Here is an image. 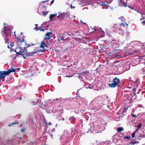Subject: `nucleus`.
<instances>
[{
    "label": "nucleus",
    "mask_w": 145,
    "mask_h": 145,
    "mask_svg": "<svg viewBox=\"0 0 145 145\" xmlns=\"http://www.w3.org/2000/svg\"><path fill=\"white\" fill-rule=\"evenodd\" d=\"M42 8L43 10H46L47 9V7L45 5L43 6Z\"/></svg>",
    "instance_id": "e433bc0d"
},
{
    "label": "nucleus",
    "mask_w": 145,
    "mask_h": 145,
    "mask_svg": "<svg viewBox=\"0 0 145 145\" xmlns=\"http://www.w3.org/2000/svg\"><path fill=\"white\" fill-rule=\"evenodd\" d=\"M63 35H62V34L58 33V34L57 35V37L58 38L57 40L60 41L61 40H63L64 39L65 36H63Z\"/></svg>",
    "instance_id": "6e6552de"
},
{
    "label": "nucleus",
    "mask_w": 145,
    "mask_h": 145,
    "mask_svg": "<svg viewBox=\"0 0 145 145\" xmlns=\"http://www.w3.org/2000/svg\"><path fill=\"white\" fill-rule=\"evenodd\" d=\"M142 23H143V24H145V20H144L142 21Z\"/></svg>",
    "instance_id": "774afa93"
},
{
    "label": "nucleus",
    "mask_w": 145,
    "mask_h": 145,
    "mask_svg": "<svg viewBox=\"0 0 145 145\" xmlns=\"http://www.w3.org/2000/svg\"><path fill=\"white\" fill-rule=\"evenodd\" d=\"M75 33H74L75 34V36H81V35L80 33V32L78 31H75Z\"/></svg>",
    "instance_id": "5701e85b"
},
{
    "label": "nucleus",
    "mask_w": 145,
    "mask_h": 145,
    "mask_svg": "<svg viewBox=\"0 0 145 145\" xmlns=\"http://www.w3.org/2000/svg\"><path fill=\"white\" fill-rule=\"evenodd\" d=\"M69 120L70 121H71L72 123V121H73L74 122L75 121L76 119L73 116L70 117L69 118Z\"/></svg>",
    "instance_id": "b1692460"
},
{
    "label": "nucleus",
    "mask_w": 145,
    "mask_h": 145,
    "mask_svg": "<svg viewBox=\"0 0 145 145\" xmlns=\"http://www.w3.org/2000/svg\"><path fill=\"white\" fill-rule=\"evenodd\" d=\"M105 143L106 144L107 143L108 144H110L111 143H112V142L111 141H105Z\"/></svg>",
    "instance_id": "c9c22d12"
},
{
    "label": "nucleus",
    "mask_w": 145,
    "mask_h": 145,
    "mask_svg": "<svg viewBox=\"0 0 145 145\" xmlns=\"http://www.w3.org/2000/svg\"><path fill=\"white\" fill-rule=\"evenodd\" d=\"M120 1L119 5L121 6H124V7H126L128 6L127 3H125L121 0H118Z\"/></svg>",
    "instance_id": "f8f14e48"
},
{
    "label": "nucleus",
    "mask_w": 145,
    "mask_h": 145,
    "mask_svg": "<svg viewBox=\"0 0 145 145\" xmlns=\"http://www.w3.org/2000/svg\"><path fill=\"white\" fill-rule=\"evenodd\" d=\"M91 127L90 128L91 131H92V130L93 131H96L98 129V127H96L95 126H94V125L93 124H92V125H91Z\"/></svg>",
    "instance_id": "4468645a"
},
{
    "label": "nucleus",
    "mask_w": 145,
    "mask_h": 145,
    "mask_svg": "<svg viewBox=\"0 0 145 145\" xmlns=\"http://www.w3.org/2000/svg\"><path fill=\"white\" fill-rule=\"evenodd\" d=\"M17 38L20 40V42H22L20 38L19 37H17Z\"/></svg>",
    "instance_id": "338daca9"
},
{
    "label": "nucleus",
    "mask_w": 145,
    "mask_h": 145,
    "mask_svg": "<svg viewBox=\"0 0 145 145\" xmlns=\"http://www.w3.org/2000/svg\"><path fill=\"white\" fill-rule=\"evenodd\" d=\"M118 85L117 84L115 83H112L111 84H108V86L110 88H114L117 86Z\"/></svg>",
    "instance_id": "6ab92c4d"
},
{
    "label": "nucleus",
    "mask_w": 145,
    "mask_h": 145,
    "mask_svg": "<svg viewBox=\"0 0 145 145\" xmlns=\"http://www.w3.org/2000/svg\"><path fill=\"white\" fill-rule=\"evenodd\" d=\"M52 34V32H48L46 34V36L47 37L46 39H48V40L50 39L51 37V35Z\"/></svg>",
    "instance_id": "f3484780"
},
{
    "label": "nucleus",
    "mask_w": 145,
    "mask_h": 145,
    "mask_svg": "<svg viewBox=\"0 0 145 145\" xmlns=\"http://www.w3.org/2000/svg\"><path fill=\"white\" fill-rule=\"evenodd\" d=\"M112 82H113V83H116L118 85V78L117 77H116L113 80Z\"/></svg>",
    "instance_id": "393cba45"
},
{
    "label": "nucleus",
    "mask_w": 145,
    "mask_h": 145,
    "mask_svg": "<svg viewBox=\"0 0 145 145\" xmlns=\"http://www.w3.org/2000/svg\"><path fill=\"white\" fill-rule=\"evenodd\" d=\"M8 75L7 71H0V75L2 78H4L5 76Z\"/></svg>",
    "instance_id": "0eeeda50"
},
{
    "label": "nucleus",
    "mask_w": 145,
    "mask_h": 145,
    "mask_svg": "<svg viewBox=\"0 0 145 145\" xmlns=\"http://www.w3.org/2000/svg\"><path fill=\"white\" fill-rule=\"evenodd\" d=\"M125 63L123 61H118V74L123 73L126 71L124 67Z\"/></svg>",
    "instance_id": "20e7f679"
},
{
    "label": "nucleus",
    "mask_w": 145,
    "mask_h": 145,
    "mask_svg": "<svg viewBox=\"0 0 145 145\" xmlns=\"http://www.w3.org/2000/svg\"><path fill=\"white\" fill-rule=\"evenodd\" d=\"M62 102L60 99L57 98L51 101V103L55 104L52 110L48 108L46 109L47 112L48 113H56L57 115H60L63 113V111L61 107V104Z\"/></svg>",
    "instance_id": "f257e3e1"
},
{
    "label": "nucleus",
    "mask_w": 145,
    "mask_h": 145,
    "mask_svg": "<svg viewBox=\"0 0 145 145\" xmlns=\"http://www.w3.org/2000/svg\"><path fill=\"white\" fill-rule=\"evenodd\" d=\"M108 2H107L105 1L103 3H101L100 4V5H105L106 6L108 5Z\"/></svg>",
    "instance_id": "bb28decb"
},
{
    "label": "nucleus",
    "mask_w": 145,
    "mask_h": 145,
    "mask_svg": "<svg viewBox=\"0 0 145 145\" xmlns=\"http://www.w3.org/2000/svg\"><path fill=\"white\" fill-rule=\"evenodd\" d=\"M49 1V0H45L44 1H43L41 2L42 3H45L46 2H47Z\"/></svg>",
    "instance_id": "ea45409f"
},
{
    "label": "nucleus",
    "mask_w": 145,
    "mask_h": 145,
    "mask_svg": "<svg viewBox=\"0 0 145 145\" xmlns=\"http://www.w3.org/2000/svg\"><path fill=\"white\" fill-rule=\"evenodd\" d=\"M10 46L11 47H12L14 46V44L12 42L11 43V44H10Z\"/></svg>",
    "instance_id": "603ef678"
},
{
    "label": "nucleus",
    "mask_w": 145,
    "mask_h": 145,
    "mask_svg": "<svg viewBox=\"0 0 145 145\" xmlns=\"http://www.w3.org/2000/svg\"><path fill=\"white\" fill-rule=\"evenodd\" d=\"M135 134L134 133H133L131 134V137L132 138H134L135 137Z\"/></svg>",
    "instance_id": "a19ab883"
},
{
    "label": "nucleus",
    "mask_w": 145,
    "mask_h": 145,
    "mask_svg": "<svg viewBox=\"0 0 145 145\" xmlns=\"http://www.w3.org/2000/svg\"><path fill=\"white\" fill-rule=\"evenodd\" d=\"M37 52L35 51V52H33L32 51L31 52H25L23 54H22L21 53L20 54V55H22L24 59H25L26 58V57H28L29 56H33V54H35Z\"/></svg>",
    "instance_id": "39448f33"
},
{
    "label": "nucleus",
    "mask_w": 145,
    "mask_h": 145,
    "mask_svg": "<svg viewBox=\"0 0 145 145\" xmlns=\"http://www.w3.org/2000/svg\"><path fill=\"white\" fill-rule=\"evenodd\" d=\"M27 52V50H22V51H21L20 50L19 52H17V54H18V55H20V54L21 53L22 54H24L25 52Z\"/></svg>",
    "instance_id": "412c9836"
},
{
    "label": "nucleus",
    "mask_w": 145,
    "mask_h": 145,
    "mask_svg": "<svg viewBox=\"0 0 145 145\" xmlns=\"http://www.w3.org/2000/svg\"><path fill=\"white\" fill-rule=\"evenodd\" d=\"M100 128L101 130L100 132H101L102 131H103L105 129V127L103 126H101Z\"/></svg>",
    "instance_id": "cd10ccee"
},
{
    "label": "nucleus",
    "mask_w": 145,
    "mask_h": 145,
    "mask_svg": "<svg viewBox=\"0 0 145 145\" xmlns=\"http://www.w3.org/2000/svg\"><path fill=\"white\" fill-rule=\"evenodd\" d=\"M34 29L36 30V31H37L38 29H38V27H36L35 28H34Z\"/></svg>",
    "instance_id": "3c124183"
},
{
    "label": "nucleus",
    "mask_w": 145,
    "mask_h": 145,
    "mask_svg": "<svg viewBox=\"0 0 145 145\" xmlns=\"http://www.w3.org/2000/svg\"><path fill=\"white\" fill-rule=\"evenodd\" d=\"M117 133L114 135L112 137V141L114 142L112 145H118L117 144H115L117 143L118 141V135Z\"/></svg>",
    "instance_id": "423d86ee"
},
{
    "label": "nucleus",
    "mask_w": 145,
    "mask_h": 145,
    "mask_svg": "<svg viewBox=\"0 0 145 145\" xmlns=\"http://www.w3.org/2000/svg\"><path fill=\"white\" fill-rule=\"evenodd\" d=\"M48 13V11H47L46 12H43V15L44 16H46Z\"/></svg>",
    "instance_id": "473e14b6"
},
{
    "label": "nucleus",
    "mask_w": 145,
    "mask_h": 145,
    "mask_svg": "<svg viewBox=\"0 0 145 145\" xmlns=\"http://www.w3.org/2000/svg\"><path fill=\"white\" fill-rule=\"evenodd\" d=\"M124 22H122V23H121L120 25V26H122V27H124L125 26V24L123 23Z\"/></svg>",
    "instance_id": "4c0bfd02"
},
{
    "label": "nucleus",
    "mask_w": 145,
    "mask_h": 145,
    "mask_svg": "<svg viewBox=\"0 0 145 145\" xmlns=\"http://www.w3.org/2000/svg\"><path fill=\"white\" fill-rule=\"evenodd\" d=\"M25 46H26V47H30L31 46V45L29 44H28L26 43V42H25Z\"/></svg>",
    "instance_id": "2f4dec72"
},
{
    "label": "nucleus",
    "mask_w": 145,
    "mask_h": 145,
    "mask_svg": "<svg viewBox=\"0 0 145 145\" xmlns=\"http://www.w3.org/2000/svg\"><path fill=\"white\" fill-rule=\"evenodd\" d=\"M124 109H125L124 108ZM127 110V109L126 110H124L122 112V111H119L118 112V113L119 112H120L121 113V114H119L118 113V119H121L123 117V116L125 115V114H124V113H125L126 112V110Z\"/></svg>",
    "instance_id": "1a4fd4ad"
},
{
    "label": "nucleus",
    "mask_w": 145,
    "mask_h": 145,
    "mask_svg": "<svg viewBox=\"0 0 145 145\" xmlns=\"http://www.w3.org/2000/svg\"><path fill=\"white\" fill-rule=\"evenodd\" d=\"M58 13L60 14L61 20H63L66 16V13L65 12L62 13L61 12H59Z\"/></svg>",
    "instance_id": "9b49d317"
},
{
    "label": "nucleus",
    "mask_w": 145,
    "mask_h": 145,
    "mask_svg": "<svg viewBox=\"0 0 145 145\" xmlns=\"http://www.w3.org/2000/svg\"><path fill=\"white\" fill-rule=\"evenodd\" d=\"M18 124V122H16V123H11V124H9L8 125V126H9V127H10L11 125H12L14 124Z\"/></svg>",
    "instance_id": "72a5a7b5"
},
{
    "label": "nucleus",
    "mask_w": 145,
    "mask_h": 145,
    "mask_svg": "<svg viewBox=\"0 0 145 145\" xmlns=\"http://www.w3.org/2000/svg\"><path fill=\"white\" fill-rule=\"evenodd\" d=\"M132 116L133 117H135V118L137 117V116L136 115H135L133 114H132Z\"/></svg>",
    "instance_id": "4d7b16f0"
},
{
    "label": "nucleus",
    "mask_w": 145,
    "mask_h": 145,
    "mask_svg": "<svg viewBox=\"0 0 145 145\" xmlns=\"http://www.w3.org/2000/svg\"><path fill=\"white\" fill-rule=\"evenodd\" d=\"M91 50V48H84L83 50L84 52L86 53V54H88L90 53V50Z\"/></svg>",
    "instance_id": "dca6fc26"
},
{
    "label": "nucleus",
    "mask_w": 145,
    "mask_h": 145,
    "mask_svg": "<svg viewBox=\"0 0 145 145\" xmlns=\"http://www.w3.org/2000/svg\"><path fill=\"white\" fill-rule=\"evenodd\" d=\"M103 100L101 98H97L95 99L91 102V105H93V107L91 109L94 110H98L102 108L103 105Z\"/></svg>",
    "instance_id": "7ed1b4c3"
},
{
    "label": "nucleus",
    "mask_w": 145,
    "mask_h": 145,
    "mask_svg": "<svg viewBox=\"0 0 145 145\" xmlns=\"http://www.w3.org/2000/svg\"><path fill=\"white\" fill-rule=\"evenodd\" d=\"M40 101V100L39 99H37V101L35 102V104H37Z\"/></svg>",
    "instance_id": "37998d69"
},
{
    "label": "nucleus",
    "mask_w": 145,
    "mask_h": 145,
    "mask_svg": "<svg viewBox=\"0 0 145 145\" xmlns=\"http://www.w3.org/2000/svg\"><path fill=\"white\" fill-rule=\"evenodd\" d=\"M64 120H65V119H64V118H61V119L59 120H60V121H61V120L64 121Z\"/></svg>",
    "instance_id": "bf43d9fd"
},
{
    "label": "nucleus",
    "mask_w": 145,
    "mask_h": 145,
    "mask_svg": "<svg viewBox=\"0 0 145 145\" xmlns=\"http://www.w3.org/2000/svg\"><path fill=\"white\" fill-rule=\"evenodd\" d=\"M142 70L144 74H145V67L142 69Z\"/></svg>",
    "instance_id": "c03bdc74"
},
{
    "label": "nucleus",
    "mask_w": 145,
    "mask_h": 145,
    "mask_svg": "<svg viewBox=\"0 0 145 145\" xmlns=\"http://www.w3.org/2000/svg\"><path fill=\"white\" fill-rule=\"evenodd\" d=\"M13 27L10 25L7 26V27L4 26L2 29V35L4 34L5 35V43L8 44V42H7L9 40V37H11V33H12V29H13Z\"/></svg>",
    "instance_id": "f03ea898"
},
{
    "label": "nucleus",
    "mask_w": 145,
    "mask_h": 145,
    "mask_svg": "<svg viewBox=\"0 0 145 145\" xmlns=\"http://www.w3.org/2000/svg\"><path fill=\"white\" fill-rule=\"evenodd\" d=\"M18 99L20 100H21L22 99V98L21 97H20L19 98L17 97Z\"/></svg>",
    "instance_id": "0e129e2a"
},
{
    "label": "nucleus",
    "mask_w": 145,
    "mask_h": 145,
    "mask_svg": "<svg viewBox=\"0 0 145 145\" xmlns=\"http://www.w3.org/2000/svg\"><path fill=\"white\" fill-rule=\"evenodd\" d=\"M54 0H52L50 2V5H51L52 4H53V3H54Z\"/></svg>",
    "instance_id": "09e8293b"
},
{
    "label": "nucleus",
    "mask_w": 145,
    "mask_h": 145,
    "mask_svg": "<svg viewBox=\"0 0 145 145\" xmlns=\"http://www.w3.org/2000/svg\"><path fill=\"white\" fill-rule=\"evenodd\" d=\"M71 8H75V7H73L72 6V5H71V7H70Z\"/></svg>",
    "instance_id": "052dcab7"
},
{
    "label": "nucleus",
    "mask_w": 145,
    "mask_h": 145,
    "mask_svg": "<svg viewBox=\"0 0 145 145\" xmlns=\"http://www.w3.org/2000/svg\"><path fill=\"white\" fill-rule=\"evenodd\" d=\"M123 127H118V132L123 131Z\"/></svg>",
    "instance_id": "c85d7f7f"
},
{
    "label": "nucleus",
    "mask_w": 145,
    "mask_h": 145,
    "mask_svg": "<svg viewBox=\"0 0 145 145\" xmlns=\"http://www.w3.org/2000/svg\"><path fill=\"white\" fill-rule=\"evenodd\" d=\"M42 24H43L44 25V23H43V24H42L40 26H39V28H41L42 27V26H43V25H42Z\"/></svg>",
    "instance_id": "5fc2aeb1"
},
{
    "label": "nucleus",
    "mask_w": 145,
    "mask_h": 145,
    "mask_svg": "<svg viewBox=\"0 0 145 145\" xmlns=\"http://www.w3.org/2000/svg\"><path fill=\"white\" fill-rule=\"evenodd\" d=\"M114 129L115 130H116L118 132V128L115 127Z\"/></svg>",
    "instance_id": "e2e57ef3"
},
{
    "label": "nucleus",
    "mask_w": 145,
    "mask_h": 145,
    "mask_svg": "<svg viewBox=\"0 0 145 145\" xmlns=\"http://www.w3.org/2000/svg\"><path fill=\"white\" fill-rule=\"evenodd\" d=\"M81 75H82L85 78H86L88 75L89 72L87 71H84L82 72Z\"/></svg>",
    "instance_id": "2eb2a0df"
},
{
    "label": "nucleus",
    "mask_w": 145,
    "mask_h": 145,
    "mask_svg": "<svg viewBox=\"0 0 145 145\" xmlns=\"http://www.w3.org/2000/svg\"><path fill=\"white\" fill-rule=\"evenodd\" d=\"M125 138L127 139H130L131 138V137H128V136H127L125 137Z\"/></svg>",
    "instance_id": "864d4df0"
},
{
    "label": "nucleus",
    "mask_w": 145,
    "mask_h": 145,
    "mask_svg": "<svg viewBox=\"0 0 145 145\" xmlns=\"http://www.w3.org/2000/svg\"><path fill=\"white\" fill-rule=\"evenodd\" d=\"M25 129L23 128L21 129V131L22 133H23L25 131Z\"/></svg>",
    "instance_id": "de8ad7c7"
},
{
    "label": "nucleus",
    "mask_w": 145,
    "mask_h": 145,
    "mask_svg": "<svg viewBox=\"0 0 145 145\" xmlns=\"http://www.w3.org/2000/svg\"><path fill=\"white\" fill-rule=\"evenodd\" d=\"M44 46L46 48H48L49 47L48 45L45 43V44H44Z\"/></svg>",
    "instance_id": "49530a36"
},
{
    "label": "nucleus",
    "mask_w": 145,
    "mask_h": 145,
    "mask_svg": "<svg viewBox=\"0 0 145 145\" xmlns=\"http://www.w3.org/2000/svg\"><path fill=\"white\" fill-rule=\"evenodd\" d=\"M135 143H136V141H133L132 142H131V144L134 145Z\"/></svg>",
    "instance_id": "a18cd8bd"
},
{
    "label": "nucleus",
    "mask_w": 145,
    "mask_h": 145,
    "mask_svg": "<svg viewBox=\"0 0 145 145\" xmlns=\"http://www.w3.org/2000/svg\"><path fill=\"white\" fill-rule=\"evenodd\" d=\"M63 35H64L65 37H66L67 36H70L71 35L70 34H69L68 33H66V34H63Z\"/></svg>",
    "instance_id": "f704fd0d"
},
{
    "label": "nucleus",
    "mask_w": 145,
    "mask_h": 145,
    "mask_svg": "<svg viewBox=\"0 0 145 145\" xmlns=\"http://www.w3.org/2000/svg\"><path fill=\"white\" fill-rule=\"evenodd\" d=\"M129 8H131V9H132V10H136L135 9H134V8L133 7H131L130 6H129Z\"/></svg>",
    "instance_id": "8fccbe9b"
},
{
    "label": "nucleus",
    "mask_w": 145,
    "mask_h": 145,
    "mask_svg": "<svg viewBox=\"0 0 145 145\" xmlns=\"http://www.w3.org/2000/svg\"><path fill=\"white\" fill-rule=\"evenodd\" d=\"M142 126V125L141 123H140L138 124L137 125V128H138V129H140L141 128Z\"/></svg>",
    "instance_id": "c756f323"
},
{
    "label": "nucleus",
    "mask_w": 145,
    "mask_h": 145,
    "mask_svg": "<svg viewBox=\"0 0 145 145\" xmlns=\"http://www.w3.org/2000/svg\"><path fill=\"white\" fill-rule=\"evenodd\" d=\"M102 29L101 28H98L97 29H95L94 31H97V30H98V31H102L103 32H104V31H102Z\"/></svg>",
    "instance_id": "7c9ffc66"
},
{
    "label": "nucleus",
    "mask_w": 145,
    "mask_h": 145,
    "mask_svg": "<svg viewBox=\"0 0 145 145\" xmlns=\"http://www.w3.org/2000/svg\"><path fill=\"white\" fill-rule=\"evenodd\" d=\"M83 76L81 75V73H80L79 76H78V77L80 78H81L82 79L83 78Z\"/></svg>",
    "instance_id": "58836bf2"
},
{
    "label": "nucleus",
    "mask_w": 145,
    "mask_h": 145,
    "mask_svg": "<svg viewBox=\"0 0 145 145\" xmlns=\"http://www.w3.org/2000/svg\"><path fill=\"white\" fill-rule=\"evenodd\" d=\"M106 32L108 34H109L110 32L108 30L107 31V30H106Z\"/></svg>",
    "instance_id": "13d9d810"
},
{
    "label": "nucleus",
    "mask_w": 145,
    "mask_h": 145,
    "mask_svg": "<svg viewBox=\"0 0 145 145\" xmlns=\"http://www.w3.org/2000/svg\"><path fill=\"white\" fill-rule=\"evenodd\" d=\"M55 128H53L52 129V131L54 132L55 131Z\"/></svg>",
    "instance_id": "69168bd1"
},
{
    "label": "nucleus",
    "mask_w": 145,
    "mask_h": 145,
    "mask_svg": "<svg viewBox=\"0 0 145 145\" xmlns=\"http://www.w3.org/2000/svg\"><path fill=\"white\" fill-rule=\"evenodd\" d=\"M128 52L129 54L130 55H132L133 54H134L135 53H137L139 52L138 51H132V50H129L128 51Z\"/></svg>",
    "instance_id": "4be33fe9"
},
{
    "label": "nucleus",
    "mask_w": 145,
    "mask_h": 145,
    "mask_svg": "<svg viewBox=\"0 0 145 145\" xmlns=\"http://www.w3.org/2000/svg\"><path fill=\"white\" fill-rule=\"evenodd\" d=\"M118 19L120 20L123 22H125V19L123 17H121V18H118Z\"/></svg>",
    "instance_id": "a878e982"
},
{
    "label": "nucleus",
    "mask_w": 145,
    "mask_h": 145,
    "mask_svg": "<svg viewBox=\"0 0 145 145\" xmlns=\"http://www.w3.org/2000/svg\"><path fill=\"white\" fill-rule=\"evenodd\" d=\"M57 16V13H55L54 14H51L50 16V21H51L52 20L53 18Z\"/></svg>",
    "instance_id": "aec40b11"
},
{
    "label": "nucleus",
    "mask_w": 145,
    "mask_h": 145,
    "mask_svg": "<svg viewBox=\"0 0 145 145\" xmlns=\"http://www.w3.org/2000/svg\"><path fill=\"white\" fill-rule=\"evenodd\" d=\"M39 29H40V30L41 31H44V29H40L39 28Z\"/></svg>",
    "instance_id": "680f3d73"
},
{
    "label": "nucleus",
    "mask_w": 145,
    "mask_h": 145,
    "mask_svg": "<svg viewBox=\"0 0 145 145\" xmlns=\"http://www.w3.org/2000/svg\"><path fill=\"white\" fill-rule=\"evenodd\" d=\"M57 18H59V19H60L61 20V17H60V14H59V15L58 16H57Z\"/></svg>",
    "instance_id": "6e6d98bb"
},
{
    "label": "nucleus",
    "mask_w": 145,
    "mask_h": 145,
    "mask_svg": "<svg viewBox=\"0 0 145 145\" xmlns=\"http://www.w3.org/2000/svg\"><path fill=\"white\" fill-rule=\"evenodd\" d=\"M44 44H45V43L43 42V41H42L41 43V44L40 46V47L42 49V51H48V49H46L44 48Z\"/></svg>",
    "instance_id": "9d476101"
},
{
    "label": "nucleus",
    "mask_w": 145,
    "mask_h": 145,
    "mask_svg": "<svg viewBox=\"0 0 145 145\" xmlns=\"http://www.w3.org/2000/svg\"><path fill=\"white\" fill-rule=\"evenodd\" d=\"M15 69H14L12 68H11L8 69L7 72L8 74H9L11 72H13L15 71Z\"/></svg>",
    "instance_id": "a211bd4d"
},
{
    "label": "nucleus",
    "mask_w": 145,
    "mask_h": 145,
    "mask_svg": "<svg viewBox=\"0 0 145 145\" xmlns=\"http://www.w3.org/2000/svg\"><path fill=\"white\" fill-rule=\"evenodd\" d=\"M112 29L113 32L116 33L118 31V28L117 24H116L114 25V26L112 27Z\"/></svg>",
    "instance_id": "ddd939ff"
},
{
    "label": "nucleus",
    "mask_w": 145,
    "mask_h": 145,
    "mask_svg": "<svg viewBox=\"0 0 145 145\" xmlns=\"http://www.w3.org/2000/svg\"><path fill=\"white\" fill-rule=\"evenodd\" d=\"M78 112H80L81 113H83V112H84V110H82L80 109H78Z\"/></svg>",
    "instance_id": "79ce46f5"
}]
</instances>
